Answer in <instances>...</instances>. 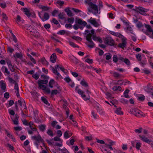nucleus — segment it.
Returning a JSON list of instances; mask_svg holds the SVG:
<instances>
[{"label":"nucleus","mask_w":153,"mask_h":153,"mask_svg":"<svg viewBox=\"0 0 153 153\" xmlns=\"http://www.w3.org/2000/svg\"><path fill=\"white\" fill-rule=\"evenodd\" d=\"M64 80L67 82L71 84V80L69 77H66L64 79Z\"/></svg>","instance_id":"61"},{"label":"nucleus","mask_w":153,"mask_h":153,"mask_svg":"<svg viewBox=\"0 0 153 153\" xmlns=\"http://www.w3.org/2000/svg\"><path fill=\"white\" fill-rule=\"evenodd\" d=\"M94 33V30L92 29L90 31L89 30H86L85 31V35L86 39L88 41L89 44H87V46L90 48L94 47V44L91 39L92 35Z\"/></svg>","instance_id":"2"},{"label":"nucleus","mask_w":153,"mask_h":153,"mask_svg":"<svg viewBox=\"0 0 153 153\" xmlns=\"http://www.w3.org/2000/svg\"><path fill=\"white\" fill-rule=\"evenodd\" d=\"M77 22L78 24L80 25H83L84 26L86 25L87 23L85 21H83L81 19H79L77 20Z\"/></svg>","instance_id":"28"},{"label":"nucleus","mask_w":153,"mask_h":153,"mask_svg":"<svg viewBox=\"0 0 153 153\" xmlns=\"http://www.w3.org/2000/svg\"><path fill=\"white\" fill-rule=\"evenodd\" d=\"M55 83L54 80L53 79H51L49 82V86L50 87L52 88L53 87V85Z\"/></svg>","instance_id":"42"},{"label":"nucleus","mask_w":153,"mask_h":153,"mask_svg":"<svg viewBox=\"0 0 153 153\" xmlns=\"http://www.w3.org/2000/svg\"><path fill=\"white\" fill-rule=\"evenodd\" d=\"M129 90L128 89L126 90L124 92V97L127 98H129V96L128 94V93H129Z\"/></svg>","instance_id":"39"},{"label":"nucleus","mask_w":153,"mask_h":153,"mask_svg":"<svg viewBox=\"0 0 153 153\" xmlns=\"http://www.w3.org/2000/svg\"><path fill=\"white\" fill-rule=\"evenodd\" d=\"M143 129L141 128H140L138 129H135L134 130L135 132L137 133H140L142 131Z\"/></svg>","instance_id":"48"},{"label":"nucleus","mask_w":153,"mask_h":153,"mask_svg":"<svg viewBox=\"0 0 153 153\" xmlns=\"http://www.w3.org/2000/svg\"><path fill=\"white\" fill-rule=\"evenodd\" d=\"M68 132V131H66L64 133V137L65 138V139H67L68 138L72 135V134H71V135H69Z\"/></svg>","instance_id":"40"},{"label":"nucleus","mask_w":153,"mask_h":153,"mask_svg":"<svg viewBox=\"0 0 153 153\" xmlns=\"http://www.w3.org/2000/svg\"><path fill=\"white\" fill-rule=\"evenodd\" d=\"M136 25L137 27L139 29H142V30L143 29L144 25L142 24V22H138L136 24Z\"/></svg>","instance_id":"24"},{"label":"nucleus","mask_w":153,"mask_h":153,"mask_svg":"<svg viewBox=\"0 0 153 153\" xmlns=\"http://www.w3.org/2000/svg\"><path fill=\"white\" fill-rule=\"evenodd\" d=\"M137 59L139 61L141 60V56L140 54H138L136 55Z\"/></svg>","instance_id":"58"},{"label":"nucleus","mask_w":153,"mask_h":153,"mask_svg":"<svg viewBox=\"0 0 153 153\" xmlns=\"http://www.w3.org/2000/svg\"><path fill=\"white\" fill-rule=\"evenodd\" d=\"M14 89L17 97L20 98V95H19V88L18 87V85L17 83H16L15 84Z\"/></svg>","instance_id":"20"},{"label":"nucleus","mask_w":153,"mask_h":153,"mask_svg":"<svg viewBox=\"0 0 153 153\" xmlns=\"http://www.w3.org/2000/svg\"><path fill=\"white\" fill-rule=\"evenodd\" d=\"M47 133L50 136L53 137V131L51 129H48L47 131Z\"/></svg>","instance_id":"43"},{"label":"nucleus","mask_w":153,"mask_h":153,"mask_svg":"<svg viewBox=\"0 0 153 153\" xmlns=\"http://www.w3.org/2000/svg\"><path fill=\"white\" fill-rule=\"evenodd\" d=\"M80 83L84 87L86 88H88V83L84 79L81 80Z\"/></svg>","instance_id":"23"},{"label":"nucleus","mask_w":153,"mask_h":153,"mask_svg":"<svg viewBox=\"0 0 153 153\" xmlns=\"http://www.w3.org/2000/svg\"><path fill=\"white\" fill-rule=\"evenodd\" d=\"M23 11L25 12V14L27 15L28 17H30L31 14L30 13V12L28 9L27 8L24 9Z\"/></svg>","instance_id":"30"},{"label":"nucleus","mask_w":153,"mask_h":153,"mask_svg":"<svg viewBox=\"0 0 153 153\" xmlns=\"http://www.w3.org/2000/svg\"><path fill=\"white\" fill-rule=\"evenodd\" d=\"M143 71L145 73L147 74H149L151 73L150 71L149 70L146 69V68L143 69Z\"/></svg>","instance_id":"56"},{"label":"nucleus","mask_w":153,"mask_h":153,"mask_svg":"<svg viewBox=\"0 0 153 153\" xmlns=\"http://www.w3.org/2000/svg\"><path fill=\"white\" fill-rule=\"evenodd\" d=\"M39 8L42 10V11L41 12V13L43 11H47L49 9V7L47 6H41Z\"/></svg>","instance_id":"26"},{"label":"nucleus","mask_w":153,"mask_h":153,"mask_svg":"<svg viewBox=\"0 0 153 153\" xmlns=\"http://www.w3.org/2000/svg\"><path fill=\"white\" fill-rule=\"evenodd\" d=\"M58 92V91L57 90H53L51 91V94L52 95H55Z\"/></svg>","instance_id":"62"},{"label":"nucleus","mask_w":153,"mask_h":153,"mask_svg":"<svg viewBox=\"0 0 153 153\" xmlns=\"http://www.w3.org/2000/svg\"><path fill=\"white\" fill-rule=\"evenodd\" d=\"M62 104L63 108L64 109H66V107L68 105L67 101L66 100H62Z\"/></svg>","instance_id":"36"},{"label":"nucleus","mask_w":153,"mask_h":153,"mask_svg":"<svg viewBox=\"0 0 153 153\" xmlns=\"http://www.w3.org/2000/svg\"><path fill=\"white\" fill-rule=\"evenodd\" d=\"M24 27L25 28L29 31L30 33V32L31 30H32L33 29H34L33 27L30 25H25Z\"/></svg>","instance_id":"32"},{"label":"nucleus","mask_w":153,"mask_h":153,"mask_svg":"<svg viewBox=\"0 0 153 153\" xmlns=\"http://www.w3.org/2000/svg\"><path fill=\"white\" fill-rule=\"evenodd\" d=\"M106 44H107L110 45H114V41L111 37H108L105 39Z\"/></svg>","instance_id":"14"},{"label":"nucleus","mask_w":153,"mask_h":153,"mask_svg":"<svg viewBox=\"0 0 153 153\" xmlns=\"http://www.w3.org/2000/svg\"><path fill=\"white\" fill-rule=\"evenodd\" d=\"M113 60L114 62H116L118 60V58L116 55H113Z\"/></svg>","instance_id":"54"},{"label":"nucleus","mask_w":153,"mask_h":153,"mask_svg":"<svg viewBox=\"0 0 153 153\" xmlns=\"http://www.w3.org/2000/svg\"><path fill=\"white\" fill-rule=\"evenodd\" d=\"M85 139L86 140L88 141L91 140H92V135H90L89 136L85 137Z\"/></svg>","instance_id":"60"},{"label":"nucleus","mask_w":153,"mask_h":153,"mask_svg":"<svg viewBox=\"0 0 153 153\" xmlns=\"http://www.w3.org/2000/svg\"><path fill=\"white\" fill-rule=\"evenodd\" d=\"M40 61L43 65H48V62L46 60L45 58L44 57L41 58L40 59Z\"/></svg>","instance_id":"25"},{"label":"nucleus","mask_w":153,"mask_h":153,"mask_svg":"<svg viewBox=\"0 0 153 153\" xmlns=\"http://www.w3.org/2000/svg\"><path fill=\"white\" fill-rule=\"evenodd\" d=\"M92 38L93 40L94 41H97L100 43H101L102 42V41L101 38L99 36H97L95 35H93Z\"/></svg>","instance_id":"18"},{"label":"nucleus","mask_w":153,"mask_h":153,"mask_svg":"<svg viewBox=\"0 0 153 153\" xmlns=\"http://www.w3.org/2000/svg\"><path fill=\"white\" fill-rule=\"evenodd\" d=\"M18 102L19 105L21 107V108L25 109L27 108L25 102L24 100L22 99L21 100H18Z\"/></svg>","instance_id":"9"},{"label":"nucleus","mask_w":153,"mask_h":153,"mask_svg":"<svg viewBox=\"0 0 153 153\" xmlns=\"http://www.w3.org/2000/svg\"><path fill=\"white\" fill-rule=\"evenodd\" d=\"M130 111L135 116L138 117L145 116V114L144 113L137 109L132 108L131 110Z\"/></svg>","instance_id":"3"},{"label":"nucleus","mask_w":153,"mask_h":153,"mask_svg":"<svg viewBox=\"0 0 153 153\" xmlns=\"http://www.w3.org/2000/svg\"><path fill=\"white\" fill-rule=\"evenodd\" d=\"M38 15L40 19L43 22L48 20L49 18V14L47 13H44L43 17H42V15L41 13L39 12H38Z\"/></svg>","instance_id":"7"},{"label":"nucleus","mask_w":153,"mask_h":153,"mask_svg":"<svg viewBox=\"0 0 153 153\" xmlns=\"http://www.w3.org/2000/svg\"><path fill=\"white\" fill-rule=\"evenodd\" d=\"M65 33V30H62L59 31L58 33L57 34L60 35H63Z\"/></svg>","instance_id":"63"},{"label":"nucleus","mask_w":153,"mask_h":153,"mask_svg":"<svg viewBox=\"0 0 153 153\" xmlns=\"http://www.w3.org/2000/svg\"><path fill=\"white\" fill-rule=\"evenodd\" d=\"M65 14L63 13H60L58 15V17L59 19H65Z\"/></svg>","instance_id":"44"},{"label":"nucleus","mask_w":153,"mask_h":153,"mask_svg":"<svg viewBox=\"0 0 153 153\" xmlns=\"http://www.w3.org/2000/svg\"><path fill=\"white\" fill-rule=\"evenodd\" d=\"M97 111L100 114L104 115V111L103 109L99 105H97L96 107Z\"/></svg>","instance_id":"16"},{"label":"nucleus","mask_w":153,"mask_h":153,"mask_svg":"<svg viewBox=\"0 0 153 153\" xmlns=\"http://www.w3.org/2000/svg\"><path fill=\"white\" fill-rule=\"evenodd\" d=\"M41 99L42 101L46 105H50L49 103L48 102L47 100L44 97H41Z\"/></svg>","instance_id":"41"},{"label":"nucleus","mask_w":153,"mask_h":153,"mask_svg":"<svg viewBox=\"0 0 153 153\" xmlns=\"http://www.w3.org/2000/svg\"><path fill=\"white\" fill-rule=\"evenodd\" d=\"M81 97L85 100H88L89 99V96L86 97L85 95L84 94L82 95Z\"/></svg>","instance_id":"57"},{"label":"nucleus","mask_w":153,"mask_h":153,"mask_svg":"<svg viewBox=\"0 0 153 153\" xmlns=\"http://www.w3.org/2000/svg\"><path fill=\"white\" fill-rule=\"evenodd\" d=\"M85 2L89 5V7L88 8V11L89 12L95 15L100 13V9L103 7L101 1H99L98 7L95 4L88 0L86 1Z\"/></svg>","instance_id":"1"},{"label":"nucleus","mask_w":153,"mask_h":153,"mask_svg":"<svg viewBox=\"0 0 153 153\" xmlns=\"http://www.w3.org/2000/svg\"><path fill=\"white\" fill-rule=\"evenodd\" d=\"M11 118L14 124L18 125V124L19 116L17 114H16L14 117H11Z\"/></svg>","instance_id":"13"},{"label":"nucleus","mask_w":153,"mask_h":153,"mask_svg":"<svg viewBox=\"0 0 153 153\" xmlns=\"http://www.w3.org/2000/svg\"><path fill=\"white\" fill-rule=\"evenodd\" d=\"M136 10L140 14L143 15H144L145 13L147 12L148 10L146 9H145L143 8L140 7H137Z\"/></svg>","instance_id":"11"},{"label":"nucleus","mask_w":153,"mask_h":153,"mask_svg":"<svg viewBox=\"0 0 153 153\" xmlns=\"http://www.w3.org/2000/svg\"><path fill=\"white\" fill-rule=\"evenodd\" d=\"M7 51L9 52L12 53L14 51V50L11 47L8 46L7 47Z\"/></svg>","instance_id":"64"},{"label":"nucleus","mask_w":153,"mask_h":153,"mask_svg":"<svg viewBox=\"0 0 153 153\" xmlns=\"http://www.w3.org/2000/svg\"><path fill=\"white\" fill-rule=\"evenodd\" d=\"M115 112L118 114L123 115V112L121 110V108H117L115 111Z\"/></svg>","instance_id":"29"},{"label":"nucleus","mask_w":153,"mask_h":153,"mask_svg":"<svg viewBox=\"0 0 153 153\" xmlns=\"http://www.w3.org/2000/svg\"><path fill=\"white\" fill-rule=\"evenodd\" d=\"M7 64L8 65V66L9 67V68H10V70L12 72L14 71V69L13 67L12 64H11L10 62H7Z\"/></svg>","instance_id":"37"},{"label":"nucleus","mask_w":153,"mask_h":153,"mask_svg":"<svg viewBox=\"0 0 153 153\" xmlns=\"http://www.w3.org/2000/svg\"><path fill=\"white\" fill-rule=\"evenodd\" d=\"M0 6L2 8L4 9L6 7L7 5L5 2L0 3Z\"/></svg>","instance_id":"49"},{"label":"nucleus","mask_w":153,"mask_h":153,"mask_svg":"<svg viewBox=\"0 0 153 153\" xmlns=\"http://www.w3.org/2000/svg\"><path fill=\"white\" fill-rule=\"evenodd\" d=\"M71 9L74 12L76 13H79L80 12H82V11L81 10H79L78 9H75L74 8H72Z\"/></svg>","instance_id":"50"},{"label":"nucleus","mask_w":153,"mask_h":153,"mask_svg":"<svg viewBox=\"0 0 153 153\" xmlns=\"http://www.w3.org/2000/svg\"><path fill=\"white\" fill-rule=\"evenodd\" d=\"M56 54L53 53L50 57V61L53 63H55L56 60Z\"/></svg>","instance_id":"19"},{"label":"nucleus","mask_w":153,"mask_h":153,"mask_svg":"<svg viewBox=\"0 0 153 153\" xmlns=\"http://www.w3.org/2000/svg\"><path fill=\"white\" fill-rule=\"evenodd\" d=\"M74 21V19L73 18H70L68 19V22L71 23H73Z\"/></svg>","instance_id":"53"},{"label":"nucleus","mask_w":153,"mask_h":153,"mask_svg":"<svg viewBox=\"0 0 153 153\" xmlns=\"http://www.w3.org/2000/svg\"><path fill=\"white\" fill-rule=\"evenodd\" d=\"M59 67V65H56L55 66V68H52V71L53 73H54L56 75L58 76H60V75L59 73H58L57 71V69Z\"/></svg>","instance_id":"17"},{"label":"nucleus","mask_w":153,"mask_h":153,"mask_svg":"<svg viewBox=\"0 0 153 153\" xmlns=\"http://www.w3.org/2000/svg\"><path fill=\"white\" fill-rule=\"evenodd\" d=\"M30 34L36 37H38L39 36V33L34 29H33L32 30L30 31Z\"/></svg>","instance_id":"15"},{"label":"nucleus","mask_w":153,"mask_h":153,"mask_svg":"<svg viewBox=\"0 0 153 153\" xmlns=\"http://www.w3.org/2000/svg\"><path fill=\"white\" fill-rule=\"evenodd\" d=\"M69 45L71 46L72 47L74 48H78L79 47L78 46L76 45L73 42L69 41Z\"/></svg>","instance_id":"46"},{"label":"nucleus","mask_w":153,"mask_h":153,"mask_svg":"<svg viewBox=\"0 0 153 153\" xmlns=\"http://www.w3.org/2000/svg\"><path fill=\"white\" fill-rule=\"evenodd\" d=\"M48 82V81L46 80H39L38 83L39 85H42V84H46Z\"/></svg>","instance_id":"34"},{"label":"nucleus","mask_w":153,"mask_h":153,"mask_svg":"<svg viewBox=\"0 0 153 153\" xmlns=\"http://www.w3.org/2000/svg\"><path fill=\"white\" fill-rule=\"evenodd\" d=\"M0 86L1 89L4 90V91H6V84L3 81H0Z\"/></svg>","instance_id":"21"},{"label":"nucleus","mask_w":153,"mask_h":153,"mask_svg":"<svg viewBox=\"0 0 153 153\" xmlns=\"http://www.w3.org/2000/svg\"><path fill=\"white\" fill-rule=\"evenodd\" d=\"M144 25L146 29V30L144 29H143L142 31L146 34L149 35V34L148 33V32H152L153 30H152V27L149 25H147L145 24Z\"/></svg>","instance_id":"5"},{"label":"nucleus","mask_w":153,"mask_h":153,"mask_svg":"<svg viewBox=\"0 0 153 153\" xmlns=\"http://www.w3.org/2000/svg\"><path fill=\"white\" fill-rule=\"evenodd\" d=\"M110 33L111 34L116 36L119 37L120 38L121 36H122L121 34L118 32H116L114 31H111Z\"/></svg>","instance_id":"27"},{"label":"nucleus","mask_w":153,"mask_h":153,"mask_svg":"<svg viewBox=\"0 0 153 153\" xmlns=\"http://www.w3.org/2000/svg\"><path fill=\"white\" fill-rule=\"evenodd\" d=\"M139 137L140 138V139L143 141L148 144H150L152 142V140H149L145 136L139 135Z\"/></svg>","instance_id":"12"},{"label":"nucleus","mask_w":153,"mask_h":153,"mask_svg":"<svg viewBox=\"0 0 153 153\" xmlns=\"http://www.w3.org/2000/svg\"><path fill=\"white\" fill-rule=\"evenodd\" d=\"M120 38L121 39V42L119 44L118 46L119 47L123 49L126 47L127 44V39L123 35Z\"/></svg>","instance_id":"4"},{"label":"nucleus","mask_w":153,"mask_h":153,"mask_svg":"<svg viewBox=\"0 0 153 153\" xmlns=\"http://www.w3.org/2000/svg\"><path fill=\"white\" fill-rule=\"evenodd\" d=\"M121 88L119 86H114L113 88V90L114 91H120L121 90Z\"/></svg>","instance_id":"38"},{"label":"nucleus","mask_w":153,"mask_h":153,"mask_svg":"<svg viewBox=\"0 0 153 153\" xmlns=\"http://www.w3.org/2000/svg\"><path fill=\"white\" fill-rule=\"evenodd\" d=\"M58 122L56 121H53L51 123V125L52 126L55 128L56 126L57 125Z\"/></svg>","instance_id":"47"},{"label":"nucleus","mask_w":153,"mask_h":153,"mask_svg":"<svg viewBox=\"0 0 153 153\" xmlns=\"http://www.w3.org/2000/svg\"><path fill=\"white\" fill-rule=\"evenodd\" d=\"M124 62L127 65H129L130 64V62L129 60L127 58H125L124 59Z\"/></svg>","instance_id":"52"},{"label":"nucleus","mask_w":153,"mask_h":153,"mask_svg":"<svg viewBox=\"0 0 153 153\" xmlns=\"http://www.w3.org/2000/svg\"><path fill=\"white\" fill-rule=\"evenodd\" d=\"M126 31L128 33L133 34V30L130 26H128L126 29Z\"/></svg>","instance_id":"22"},{"label":"nucleus","mask_w":153,"mask_h":153,"mask_svg":"<svg viewBox=\"0 0 153 153\" xmlns=\"http://www.w3.org/2000/svg\"><path fill=\"white\" fill-rule=\"evenodd\" d=\"M87 21L95 27H98L100 25V24L96 21V19L94 18L91 17L87 20Z\"/></svg>","instance_id":"6"},{"label":"nucleus","mask_w":153,"mask_h":153,"mask_svg":"<svg viewBox=\"0 0 153 153\" xmlns=\"http://www.w3.org/2000/svg\"><path fill=\"white\" fill-rule=\"evenodd\" d=\"M46 126L45 125H41L39 126L40 130L42 131H45L46 129Z\"/></svg>","instance_id":"31"},{"label":"nucleus","mask_w":153,"mask_h":153,"mask_svg":"<svg viewBox=\"0 0 153 153\" xmlns=\"http://www.w3.org/2000/svg\"><path fill=\"white\" fill-rule=\"evenodd\" d=\"M32 138L36 141V142L35 143V144L37 146L38 145V143L42 142V139L40 135L33 136L32 137Z\"/></svg>","instance_id":"10"},{"label":"nucleus","mask_w":153,"mask_h":153,"mask_svg":"<svg viewBox=\"0 0 153 153\" xmlns=\"http://www.w3.org/2000/svg\"><path fill=\"white\" fill-rule=\"evenodd\" d=\"M77 93L78 94L80 95H81V96H82L84 94V92L82 91L81 89H78L77 90Z\"/></svg>","instance_id":"59"},{"label":"nucleus","mask_w":153,"mask_h":153,"mask_svg":"<svg viewBox=\"0 0 153 153\" xmlns=\"http://www.w3.org/2000/svg\"><path fill=\"white\" fill-rule=\"evenodd\" d=\"M16 57L19 59H21L22 57V55L21 53H16L15 55Z\"/></svg>","instance_id":"45"},{"label":"nucleus","mask_w":153,"mask_h":153,"mask_svg":"<svg viewBox=\"0 0 153 153\" xmlns=\"http://www.w3.org/2000/svg\"><path fill=\"white\" fill-rule=\"evenodd\" d=\"M90 69H92V71H95L97 74H99L100 73L101 70L100 68H95L94 67L91 66L90 67Z\"/></svg>","instance_id":"33"},{"label":"nucleus","mask_w":153,"mask_h":153,"mask_svg":"<svg viewBox=\"0 0 153 153\" xmlns=\"http://www.w3.org/2000/svg\"><path fill=\"white\" fill-rule=\"evenodd\" d=\"M65 10L68 16H72L71 12L68 8L65 9Z\"/></svg>","instance_id":"35"},{"label":"nucleus","mask_w":153,"mask_h":153,"mask_svg":"<svg viewBox=\"0 0 153 153\" xmlns=\"http://www.w3.org/2000/svg\"><path fill=\"white\" fill-rule=\"evenodd\" d=\"M145 96L143 95H141L140 96H139L138 98L139 100L142 101L144 100L145 99Z\"/></svg>","instance_id":"55"},{"label":"nucleus","mask_w":153,"mask_h":153,"mask_svg":"<svg viewBox=\"0 0 153 153\" xmlns=\"http://www.w3.org/2000/svg\"><path fill=\"white\" fill-rule=\"evenodd\" d=\"M120 102L123 103L127 104L128 103V101L123 98H122L120 99Z\"/></svg>","instance_id":"51"},{"label":"nucleus","mask_w":153,"mask_h":153,"mask_svg":"<svg viewBox=\"0 0 153 153\" xmlns=\"http://www.w3.org/2000/svg\"><path fill=\"white\" fill-rule=\"evenodd\" d=\"M131 144L132 146L133 147L134 146V143H136V144L135 146V148L137 150H139L140 149V148L141 147V144L140 143L137 141L136 140H135L133 141H131Z\"/></svg>","instance_id":"8"}]
</instances>
